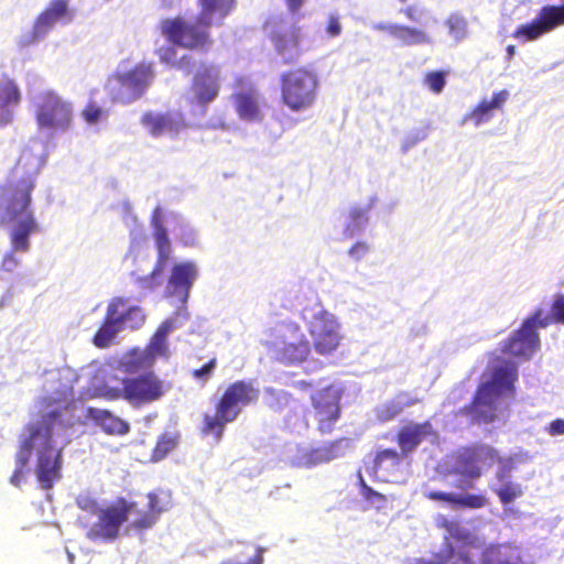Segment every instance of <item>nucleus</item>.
Instances as JSON below:
<instances>
[{
    "label": "nucleus",
    "instance_id": "nucleus-42",
    "mask_svg": "<svg viewBox=\"0 0 564 564\" xmlns=\"http://www.w3.org/2000/svg\"><path fill=\"white\" fill-rule=\"evenodd\" d=\"M488 505V498L481 494L458 495L457 509H480Z\"/></svg>",
    "mask_w": 564,
    "mask_h": 564
},
{
    "label": "nucleus",
    "instance_id": "nucleus-7",
    "mask_svg": "<svg viewBox=\"0 0 564 564\" xmlns=\"http://www.w3.org/2000/svg\"><path fill=\"white\" fill-rule=\"evenodd\" d=\"M145 322L143 308L139 305H129L128 300L116 296L110 300L105 318L93 338L98 348L108 347L117 334L124 327L137 329Z\"/></svg>",
    "mask_w": 564,
    "mask_h": 564
},
{
    "label": "nucleus",
    "instance_id": "nucleus-32",
    "mask_svg": "<svg viewBox=\"0 0 564 564\" xmlns=\"http://www.w3.org/2000/svg\"><path fill=\"white\" fill-rule=\"evenodd\" d=\"M481 564H525L519 552L506 545H490L482 553Z\"/></svg>",
    "mask_w": 564,
    "mask_h": 564
},
{
    "label": "nucleus",
    "instance_id": "nucleus-4",
    "mask_svg": "<svg viewBox=\"0 0 564 564\" xmlns=\"http://www.w3.org/2000/svg\"><path fill=\"white\" fill-rule=\"evenodd\" d=\"M259 398L260 390L253 381L237 380L230 383L216 401L215 413L203 415L200 432L220 441L226 425L236 421L242 408L254 404Z\"/></svg>",
    "mask_w": 564,
    "mask_h": 564
},
{
    "label": "nucleus",
    "instance_id": "nucleus-55",
    "mask_svg": "<svg viewBox=\"0 0 564 564\" xmlns=\"http://www.w3.org/2000/svg\"><path fill=\"white\" fill-rule=\"evenodd\" d=\"M446 24L455 35H463L466 32V21L463 18L451 17Z\"/></svg>",
    "mask_w": 564,
    "mask_h": 564
},
{
    "label": "nucleus",
    "instance_id": "nucleus-14",
    "mask_svg": "<svg viewBox=\"0 0 564 564\" xmlns=\"http://www.w3.org/2000/svg\"><path fill=\"white\" fill-rule=\"evenodd\" d=\"M542 312L538 311L528 317L502 345L501 351L514 357L530 358L540 347L538 327H546L549 318H540Z\"/></svg>",
    "mask_w": 564,
    "mask_h": 564
},
{
    "label": "nucleus",
    "instance_id": "nucleus-60",
    "mask_svg": "<svg viewBox=\"0 0 564 564\" xmlns=\"http://www.w3.org/2000/svg\"><path fill=\"white\" fill-rule=\"evenodd\" d=\"M305 0H285L286 7L290 12L296 13L303 7Z\"/></svg>",
    "mask_w": 564,
    "mask_h": 564
},
{
    "label": "nucleus",
    "instance_id": "nucleus-40",
    "mask_svg": "<svg viewBox=\"0 0 564 564\" xmlns=\"http://www.w3.org/2000/svg\"><path fill=\"white\" fill-rule=\"evenodd\" d=\"M415 400H410L404 403L390 401L383 404L378 411L377 416L380 421L387 422L399 415L405 406L413 405Z\"/></svg>",
    "mask_w": 564,
    "mask_h": 564
},
{
    "label": "nucleus",
    "instance_id": "nucleus-43",
    "mask_svg": "<svg viewBox=\"0 0 564 564\" xmlns=\"http://www.w3.org/2000/svg\"><path fill=\"white\" fill-rule=\"evenodd\" d=\"M498 470L496 473V478L500 482H505L510 477L512 470L514 469V458L511 456L503 457L499 455V452H497V463Z\"/></svg>",
    "mask_w": 564,
    "mask_h": 564
},
{
    "label": "nucleus",
    "instance_id": "nucleus-5",
    "mask_svg": "<svg viewBox=\"0 0 564 564\" xmlns=\"http://www.w3.org/2000/svg\"><path fill=\"white\" fill-rule=\"evenodd\" d=\"M279 84L280 101L292 112L306 111L317 101L319 77L311 67L300 66L283 72Z\"/></svg>",
    "mask_w": 564,
    "mask_h": 564
},
{
    "label": "nucleus",
    "instance_id": "nucleus-31",
    "mask_svg": "<svg viewBox=\"0 0 564 564\" xmlns=\"http://www.w3.org/2000/svg\"><path fill=\"white\" fill-rule=\"evenodd\" d=\"M350 447V440L347 437L336 438L325 445L310 452V460L314 464H322L344 456Z\"/></svg>",
    "mask_w": 564,
    "mask_h": 564
},
{
    "label": "nucleus",
    "instance_id": "nucleus-13",
    "mask_svg": "<svg viewBox=\"0 0 564 564\" xmlns=\"http://www.w3.org/2000/svg\"><path fill=\"white\" fill-rule=\"evenodd\" d=\"M341 391L329 384L311 395L310 415L316 423L317 431L327 435L334 432L341 415Z\"/></svg>",
    "mask_w": 564,
    "mask_h": 564
},
{
    "label": "nucleus",
    "instance_id": "nucleus-57",
    "mask_svg": "<svg viewBox=\"0 0 564 564\" xmlns=\"http://www.w3.org/2000/svg\"><path fill=\"white\" fill-rule=\"evenodd\" d=\"M369 248L366 242L358 241L350 249L349 254L356 259H360L368 252Z\"/></svg>",
    "mask_w": 564,
    "mask_h": 564
},
{
    "label": "nucleus",
    "instance_id": "nucleus-56",
    "mask_svg": "<svg viewBox=\"0 0 564 564\" xmlns=\"http://www.w3.org/2000/svg\"><path fill=\"white\" fill-rule=\"evenodd\" d=\"M546 431L550 435H564V420L563 419H556L552 421L549 426L546 427Z\"/></svg>",
    "mask_w": 564,
    "mask_h": 564
},
{
    "label": "nucleus",
    "instance_id": "nucleus-11",
    "mask_svg": "<svg viewBox=\"0 0 564 564\" xmlns=\"http://www.w3.org/2000/svg\"><path fill=\"white\" fill-rule=\"evenodd\" d=\"M167 391V386L153 371L122 380L120 390L111 391L110 399H123L129 404L140 408L160 400Z\"/></svg>",
    "mask_w": 564,
    "mask_h": 564
},
{
    "label": "nucleus",
    "instance_id": "nucleus-35",
    "mask_svg": "<svg viewBox=\"0 0 564 564\" xmlns=\"http://www.w3.org/2000/svg\"><path fill=\"white\" fill-rule=\"evenodd\" d=\"M158 505V498L155 495L150 494L149 495V508L147 511L139 512L135 511L137 508L132 511L138 513V518L135 520H132L129 524L130 530L134 531H143L147 529H150L154 525L156 522L159 514L161 513V509L156 507Z\"/></svg>",
    "mask_w": 564,
    "mask_h": 564
},
{
    "label": "nucleus",
    "instance_id": "nucleus-22",
    "mask_svg": "<svg viewBox=\"0 0 564 564\" xmlns=\"http://www.w3.org/2000/svg\"><path fill=\"white\" fill-rule=\"evenodd\" d=\"M192 90L199 105L213 101L219 93V74L215 66H204L194 76Z\"/></svg>",
    "mask_w": 564,
    "mask_h": 564
},
{
    "label": "nucleus",
    "instance_id": "nucleus-23",
    "mask_svg": "<svg viewBox=\"0 0 564 564\" xmlns=\"http://www.w3.org/2000/svg\"><path fill=\"white\" fill-rule=\"evenodd\" d=\"M197 278V269L192 262H181L173 265L167 281L169 294L180 296L183 302L187 301L189 291Z\"/></svg>",
    "mask_w": 564,
    "mask_h": 564
},
{
    "label": "nucleus",
    "instance_id": "nucleus-19",
    "mask_svg": "<svg viewBox=\"0 0 564 564\" xmlns=\"http://www.w3.org/2000/svg\"><path fill=\"white\" fill-rule=\"evenodd\" d=\"M437 433L434 430L431 421L413 422L410 421L402 425L395 435V442L400 447L402 455L408 456L413 453L425 440L436 437Z\"/></svg>",
    "mask_w": 564,
    "mask_h": 564
},
{
    "label": "nucleus",
    "instance_id": "nucleus-6",
    "mask_svg": "<svg viewBox=\"0 0 564 564\" xmlns=\"http://www.w3.org/2000/svg\"><path fill=\"white\" fill-rule=\"evenodd\" d=\"M212 28L198 14L193 19L183 15L166 18L159 24L161 34L174 46L204 53L214 45Z\"/></svg>",
    "mask_w": 564,
    "mask_h": 564
},
{
    "label": "nucleus",
    "instance_id": "nucleus-47",
    "mask_svg": "<svg viewBox=\"0 0 564 564\" xmlns=\"http://www.w3.org/2000/svg\"><path fill=\"white\" fill-rule=\"evenodd\" d=\"M550 323L564 325V295L557 294L551 306V315L547 317Z\"/></svg>",
    "mask_w": 564,
    "mask_h": 564
},
{
    "label": "nucleus",
    "instance_id": "nucleus-53",
    "mask_svg": "<svg viewBox=\"0 0 564 564\" xmlns=\"http://www.w3.org/2000/svg\"><path fill=\"white\" fill-rule=\"evenodd\" d=\"M156 55L162 63L175 65L176 48L174 46H163L156 51Z\"/></svg>",
    "mask_w": 564,
    "mask_h": 564
},
{
    "label": "nucleus",
    "instance_id": "nucleus-9",
    "mask_svg": "<svg viewBox=\"0 0 564 564\" xmlns=\"http://www.w3.org/2000/svg\"><path fill=\"white\" fill-rule=\"evenodd\" d=\"M153 78L152 66L140 63L127 72L111 75L106 90L112 102L129 105L144 95Z\"/></svg>",
    "mask_w": 564,
    "mask_h": 564
},
{
    "label": "nucleus",
    "instance_id": "nucleus-12",
    "mask_svg": "<svg viewBox=\"0 0 564 564\" xmlns=\"http://www.w3.org/2000/svg\"><path fill=\"white\" fill-rule=\"evenodd\" d=\"M134 509L135 502H128L123 498L101 508L96 514L97 522L88 528L87 538L91 541H115L119 536L121 525L128 521Z\"/></svg>",
    "mask_w": 564,
    "mask_h": 564
},
{
    "label": "nucleus",
    "instance_id": "nucleus-59",
    "mask_svg": "<svg viewBox=\"0 0 564 564\" xmlns=\"http://www.w3.org/2000/svg\"><path fill=\"white\" fill-rule=\"evenodd\" d=\"M194 59L191 55H183L180 59H176L175 65L180 69L191 70L194 66Z\"/></svg>",
    "mask_w": 564,
    "mask_h": 564
},
{
    "label": "nucleus",
    "instance_id": "nucleus-33",
    "mask_svg": "<svg viewBox=\"0 0 564 564\" xmlns=\"http://www.w3.org/2000/svg\"><path fill=\"white\" fill-rule=\"evenodd\" d=\"M154 240L158 250L155 272L164 271L171 258L172 247L165 227L160 220L154 221Z\"/></svg>",
    "mask_w": 564,
    "mask_h": 564
},
{
    "label": "nucleus",
    "instance_id": "nucleus-39",
    "mask_svg": "<svg viewBox=\"0 0 564 564\" xmlns=\"http://www.w3.org/2000/svg\"><path fill=\"white\" fill-rule=\"evenodd\" d=\"M436 525L444 529L454 540L467 542L470 538V533L462 528L458 521L447 519L445 516L436 519Z\"/></svg>",
    "mask_w": 564,
    "mask_h": 564
},
{
    "label": "nucleus",
    "instance_id": "nucleus-27",
    "mask_svg": "<svg viewBox=\"0 0 564 564\" xmlns=\"http://www.w3.org/2000/svg\"><path fill=\"white\" fill-rule=\"evenodd\" d=\"M141 123L152 137H160L165 133H177L183 123L172 113L145 112L141 117Z\"/></svg>",
    "mask_w": 564,
    "mask_h": 564
},
{
    "label": "nucleus",
    "instance_id": "nucleus-50",
    "mask_svg": "<svg viewBox=\"0 0 564 564\" xmlns=\"http://www.w3.org/2000/svg\"><path fill=\"white\" fill-rule=\"evenodd\" d=\"M216 365V358H212L207 364H205L200 368L193 370L192 376L196 379L207 381L212 373L214 372Z\"/></svg>",
    "mask_w": 564,
    "mask_h": 564
},
{
    "label": "nucleus",
    "instance_id": "nucleus-1",
    "mask_svg": "<svg viewBox=\"0 0 564 564\" xmlns=\"http://www.w3.org/2000/svg\"><path fill=\"white\" fill-rule=\"evenodd\" d=\"M36 156L29 150L21 152L7 181L0 185V221L9 227L11 249L0 263V276L13 273L20 265L15 252H29L30 238L42 231L32 207V194L39 173Z\"/></svg>",
    "mask_w": 564,
    "mask_h": 564
},
{
    "label": "nucleus",
    "instance_id": "nucleus-38",
    "mask_svg": "<svg viewBox=\"0 0 564 564\" xmlns=\"http://www.w3.org/2000/svg\"><path fill=\"white\" fill-rule=\"evenodd\" d=\"M436 525L444 529L454 540L467 542L470 538V533L462 528L458 521L447 519L445 516L436 519Z\"/></svg>",
    "mask_w": 564,
    "mask_h": 564
},
{
    "label": "nucleus",
    "instance_id": "nucleus-44",
    "mask_svg": "<svg viewBox=\"0 0 564 564\" xmlns=\"http://www.w3.org/2000/svg\"><path fill=\"white\" fill-rule=\"evenodd\" d=\"M424 83L434 94H440L446 84L445 73L442 70L430 72L425 75Z\"/></svg>",
    "mask_w": 564,
    "mask_h": 564
},
{
    "label": "nucleus",
    "instance_id": "nucleus-58",
    "mask_svg": "<svg viewBox=\"0 0 564 564\" xmlns=\"http://www.w3.org/2000/svg\"><path fill=\"white\" fill-rule=\"evenodd\" d=\"M265 547L263 546H257L254 555L247 562V563H231V562H225L223 564H263L264 558V552Z\"/></svg>",
    "mask_w": 564,
    "mask_h": 564
},
{
    "label": "nucleus",
    "instance_id": "nucleus-49",
    "mask_svg": "<svg viewBox=\"0 0 564 564\" xmlns=\"http://www.w3.org/2000/svg\"><path fill=\"white\" fill-rule=\"evenodd\" d=\"M400 13H402L409 21L420 23L426 13V10L417 4H410L402 8Z\"/></svg>",
    "mask_w": 564,
    "mask_h": 564
},
{
    "label": "nucleus",
    "instance_id": "nucleus-46",
    "mask_svg": "<svg viewBox=\"0 0 564 564\" xmlns=\"http://www.w3.org/2000/svg\"><path fill=\"white\" fill-rule=\"evenodd\" d=\"M425 498L432 501H442L448 503L453 509H457L458 495L453 492H444L440 490H431L424 494Z\"/></svg>",
    "mask_w": 564,
    "mask_h": 564
},
{
    "label": "nucleus",
    "instance_id": "nucleus-15",
    "mask_svg": "<svg viewBox=\"0 0 564 564\" xmlns=\"http://www.w3.org/2000/svg\"><path fill=\"white\" fill-rule=\"evenodd\" d=\"M308 333L313 348L322 356L336 351L343 338L337 319L327 311H321L314 315L308 324Z\"/></svg>",
    "mask_w": 564,
    "mask_h": 564
},
{
    "label": "nucleus",
    "instance_id": "nucleus-51",
    "mask_svg": "<svg viewBox=\"0 0 564 564\" xmlns=\"http://www.w3.org/2000/svg\"><path fill=\"white\" fill-rule=\"evenodd\" d=\"M361 494H362V497L367 501H370L373 503L377 502L379 505H383L387 501V498L384 495L373 490L370 486L366 485L365 482H362V486H361Z\"/></svg>",
    "mask_w": 564,
    "mask_h": 564
},
{
    "label": "nucleus",
    "instance_id": "nucleus-24",
    "mask_svg": "<svg viewBox=\"0 0 564 564\" xmlns=\"http://www.w3.org/2000/svg\"><path fill=\"white\" fill-rule=\"evenodd\" d=\"M302 31L293 26L285 32L273 34L272 43L276 53L284 57L285 64L293 63L301 54Z\"/></svg>",
    "mask_w": 564,
    "mask_h": 564
},
{
    "label": "nucleus",
    "instance_id": "nucleus-64",
    "mask_svg": "<svg viewBox=\"0 0 564 564\" xmlns=\"http://www.w3.org/2000/svg\"><path fill=\"white\" fill-rule=\"evenodd\" d=\"M446 560L438 561L436 564H445Z\"/></svg>",
    "mask_w": 564,
    "mask_h": 564
},
{
    "label": "nucleus",
    "instance_id": "nucleus-45",
    "mask_svg": "<svg viewBox=\"0 0 564 564\" xmlns=\"http://www.w3.org/2000/svg\"><path fill=\"white\" fill-rule=\"evenodd\" d=\"M105 113L106 111L96 102L89 101L83 109L82 117L88 124H95L102 118V116H105Z\"/></svg>",
    "mask_w": 564,
    "mask_h": 564
},
{
    "label": "nucleus",
    "instance_id": "nucleus-28",
    "mask_svg": "<svg viewBox=\"0 0 564 564\" xmlns=\"http://www.w3.org/2000/svg\"><path fill=\"white\" fill-rule=\"evenodd\" d=\"M378 31H384L399 40L401 44L411 46V45H421L427 44L431 42L429 34L422 29H417L410 25L404 24H378L375 26Z\"/></svg>",
    "mask_w": 564,
    "mask_h": 564
},
{
    "label": "nucleus",
    "instance_id": "nucleus-25",
    "mask_svg": "<svg viewBox=\"0 0 564 564\" xmlns=\"http://www.w3.org/2000/svg\"><path fill=\"white\" fill-rule=\"evenodd\" d=\"M197 14L212 26H219L235 9L236 0H197Z\"/></svg>",
    "mask_w": 564,
    "mask_h": 564
},
{
    "label": "nucleus",
    "instance_id": "nucleus-41",
    "mask_svg": "<svg viewBox=\"0 0 564 564\" xmlns=\"http://www.w3.org/2000/svg\"><path fill=\"white\" fill-rule=\"evenodd\" d=\"M502 505H509L523 495L521 486L517 482L505 481L503 486L495 490Z\"/></svg>",
    "mask_w": 564,
    "mask_h": 564
},
{
    "label": "nucleus",
    "instance_id": "nucleus-48",
    "mask_svg": "<svg viewBox=\"0 0 564 564\" xmlns=\"http://www.w3.org/2000/svg\"><path fill=\"white\" fill-rule=\"evenodd\" d=\"M163 272L164 271L155 272V267H154L150 274L138 278L137 283L139 284V286L142 290H148V291L154 290L156 286L160 285V280L158 278L161 276L163 274Z\"/></svg>",
    "mask_w": 564,
    "mask_h": 564
},
{
    "label": "nucleus",
    "instance_id": "nucleus-30",
    "mask_svg": "<svg viewBox=\"0 0 564 564\" xmlns=\"http://www.w3.org/2000/svg\"><path fill=\"white\" fill-rule=\"evenodd\" d=\"M234 105L241 119L248 121H257L261 119L260 105L254 89L235 94Z\"/></svg>",
    "mask_w": 564,
    "mask_h": 564
},
{
    "label": "nucleus",
    "instance_id": "nucleus-26",
    "mask_svg": "<svg viewBox=\"0 0 564 564\" xmlns=\"http://www.w3.org/2000/svg\"><path fill=\"white\" fill-rule=\"evenodd\" d=\"M509 98V91L502 89L492 95L491 100L482 99L469 113L464 118V121L470 120L475 126L488 122L495 111L501 110L505 102Z\"/></svg>",
    "mask_w": 564,
    "mask_h": 564
},
{
    "label": "nucleus",
    "instance_id": "nucleus-63",
    "mask_svg": "<svg viewBox=\"0 0 564 564\" xmlns=\"http://www.w3.org/2000/svg\"><path fill=\"white\" fill-rule=\"evenodd\" d=\"M507 54H508V58H511L516 54V46L514 45H508L507 46Z\"/></svg>",
    "mask_w": 564,
    "mask_h": 564
},
{
    "label": "nucleus",
    "instance_id": "nucleus-37",
    "mask_svg": "<svg viewBox=\"0 0 564 564\" xmlns=\"http://www.w3.org/2000/svg\"><path fill=\"white\" fill-rule=\"evenodd\" d=\"M32 454V445L30 440H22L20 448L17 453V468L13 471V474L10 477V482L15 486L20 487L23 474L26 465L29 464L30 457Z\"/></svg>",
    "mask_w": 564,
    "mask_h": 564
},
{
    "label": "nucleus",
    "instance_id": "nucleus-34",
    "mask_svg": "<svg viewBox=\"0 0 564 564\" xmlns=\"http://www.w3.org/2000/svg\"><path fill=\"white\" fill-rule=\"evenodd\" d=\"M402 457H405L401 452H397L392 448L382 449L377 453L373 459V467L376 473H382L383 475H393L400 469Z\"/></svg>",
    "mask_w": 564,
    "mask_h": 564
},
{
    "label": "nucleus",
    "instance_id": "nucleus-29",
    "mask_svg": "<svg viewBox=\"0 0 564 564\" xmlns=\"http://www.w3.org/2000/svg\"><path fill=\"white\" fill-rule=\"evenodd\" d=\"M87 417L108 435H126L130 430L128 422L116 416L109 410L90 406L87 409Z\"/></svg>",
    "mask_w": 564,
    "mask_h": 564
},
{
    "label": "nucleus",
    "instance_id": "nucleus-20",
    "mask_svg": "<svg viewBox=\"0 0 564 564\" xmlns=\"http://www.w3.org/2000/svg\"><path fill=\"white\" fill-rule=\"evenodd\" d=\"M22 90L17 80L8 74L0 75V128L14 119V109L22 102Z\"/></svg>",
    "mask_w": 564,
    "mask_h": 564
},
{
    "label": "nucleus",
    "instance_id": "nucleus-10",
    "mask_svg": "<svg viewBox=\"0 0 564 564\" xmlns=\"http://www.w3.org/2000/svg\"><path fill=\"white\" fill-rule=\"evenodd\" d=\"M35 120L42 130L65 131L73 122V105L57 91L47 89L35 99Z\"/></svg>",
    "mask_w": 564,
    "mask_h": 564
},
{
    "label": "nucleus",
    "instance_id": "nucleus-2",
    "mask_svg": "<svg viewBox=\"0 0 564 564\" xmlns=\"http://www.w3.org/2000/svg\"><path fill=\"white\" fill-rule=\"evenodd\" d=\"M67 411V408L51 411L25 426L26 436L23 440H30L32 451L37 448L35 473L44 490L52 489L62 477V449L54 447L53 436L73 425L70 417H66Z\"/></svg>",
    "mask_w": 564,
    "mask_h": 564
},
{
    "label": "nucleus",
    "instance_id": "nucleus-17",
    "mask_svg": "<svg viewBox=\"0 0 564 564\" xmlns=\"http://www.w3.org/2000/svg\"><path fill=\"white\" fill-rule=\"evenodd\" d=\"M497 449L486 445L476 444L466 447L457 457L456 473L470 479H478L482 469H489L497 463Z\"/></svg>",
    "mask_w": 564,
    "mask_h": 564
},
{
    "label": "nucleus",
    "instance_id": "nucleus-18",
    "mask_svg": "<svg viewBox=\"0 0 564 564\" xmlns=\"http://www.w3.org/2000/svg\"><path fill=\"white\" fill-rule=\"evenodd\" d=\"M167 328H160L153 335L145 351L133 350L123 362L124 371L134 373L142 368L151 366L153 359L158 356L167 355Z\"/></svg>",
    "mask_w": 564,
    "mask_h": 564
},
{
    "label": "nucleus",
    "instance_id": "nucleus-16",
    "mask_svg": "<svg viewBox=\"0 0 564 564\" xmlns=\"http://www.w3.org/2000/svg\"><path fill=\"white\" fill-rule=\"evenodd\" d=\"M562 25H564V2L560 6H544L534 20L518 26L512 37L531 42Z\"/></svg>",
    "mask_w": 564,
    "mask_h": 564
},
{
    "label": "nucleus",
    "instance_id": "nucleus-61",
    "mask_svg": "<svg viewBox=\"0 0 564 564\" xmlns=\"http://www.w3.org/2000/svg\"><path fill=\"white\" fill-rule=\"evenodd\" d=\"M454 564H474L470 556L460 551L455 555Z\"/></svg>",
    "mask_w": 564,
    "mask_h": 564
},
{
    "label": "nucleus",
    "instance_id": "nucleus-52",
    "mask_svg": "<svg viewBox=\"0 0 564 564\" xmlns=\"http://www.w3.org/2000/svg\"><path fill=\"white\" fill-rule=\"evenodd\" d=\"M76 503L82 510L89 512L91 514H97L98 511L101 509V508H99V506L95 499L87 497V496L78 497L76 500Z\"/></svg>",
    "mask_w": 564,
    "mask_h": 564
},
{
    "label": "nucleus",
    "instance_id": "nucleus-8",
    "mask_svg": "<svg viewBox=\"0 0 564 564\" xmlns=\"http://www.w3.org/2000/svg\"><path fill=\"white\" fill-rule=\"evenodd\" d=\"M265 346L276 351L278 358L288 365L304 362L311 354V344L295 322H282L270 330Z\"/></svg>",
    "mask_w": 564,
    "mask_h": 564
},
{
    "label": "nucleus",
    "instance_id": "nucleus-3",
    "mask_svg": "<svg viewBox=\"0 0 564 564\" xmlns=\"http://www.w3.org/2000/svg\"><path fill=\"white\" fill-rule=\"evenodd\" d=\"M517 380V365L503 360L492 369L490 380L477 387L471 402L464 406L462 412L469 415L476 423H492L497 417V400L502 395L513 397Z\"/></svg>",
    "mask_w": 564,
    "mask_h": 564
},
{
    "label": "nucleus",
    "instance_id": "nucleus-36",
    "mask_svg": "<svg viewBox=\"0 0 564 564\" xmlns=\"http://www.w3.org/2000/svg\"><path fill=\"white\" fill-rule=\"evenodd\" d=\"M180 443V434L177 432H164L159 437L152 449L150 460L158 463L164 459L169 454L173 453Z\"/></svg>",
    "mask_w": 564,
    "mask_h": 564
},
{
    "label": "nucleus",
    "instance_id": "nucleus-54",
    "mask_svg": "<svg viewBox=\"0 0 564 564\" xmlns=\"http://www.w3.org/2000/svg\"><path fill=\"white\" fill-rule=\"evenodd\" d=\"M326 33L329 37H336L341 33V24L338 15L330 14L327 18Z\"/></svg>",
    "mask_w": 564,
    "mask_h": 564
},
{
    "label": "nucleus",
    "instance_id": "nucleus-21",
    "mask_svg": "<svg viewBox=\"0 0 564 564\" xmlns=\"http://www.w3.org/2000/svg\"><path fill=\"white\" fill-rule=\"evenodd\" d=\"M73 14L68 0H51L46 8L39 14L33 26V36L39 39L46 35L57 22L72 21Z\"/></svg>",
    "mask_w": 564,
    "mask_h": 564
},
{
    "label": "nucleus",
    "instance_id": "nucleus-62",
    "mask_svg": "<svg viewBox=\"0 0 564 564\" xmlns=\"http://www.w3.org/2000/svg\"><path fill=\"white\" fill-rule=\"evenodd\" d=\"M292 386L293 388L302 391H307L314 387L312 382L305 380L295 381L292 383Z\"/></svg>",
    "mask_w": 564,
    "mask_h": 564
}]
</instances>
